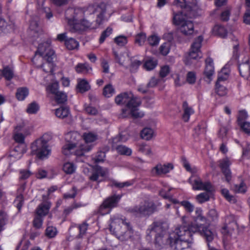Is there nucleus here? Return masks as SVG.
Listing matches in <instances>:
<instances>
[{"label": "nucleus", "mask_w": 250, "mask_h": 250, "mask_svg": "<svg viewBox=\"0 0 250 250\" xmlns=\"http://www.w3.org/2000/svg\"><path fill=\"white\" fill-rule=\"evenodd\" d=\"M191 232H199L208 244L212 242L216 236L215 231L203 226V224L192 225L189 228L180 226L169 234L168 242L171 248L175 250H182L188 248L193 241Z\"/></svg>", "instance_id": "f257e3e1"}, {"label": "nucleus", "mask_w": 250, "mask_h": 250, "mask_svg": "<svg viewBox=\"0 0 250 250\" xmlns=\"http://www.w3.org/2000/svg\"><path fill=\"white\" fill-rule=\"evenodd\" d=\"M56 58L54 51L50 43L46 42L40 44L32 62L38 67H42L46 73L53 71V61Z\"/></svg>", "instance_id": "f03ea898"}, {"label": "nucleus", "mask_w": 250, "mask_h": 250, "mask_svg": "<svg viewBox=\"0 0 250 250\" xmlns=\"http://www.w3.org/2000/svg\"><path fill=\"white\" fill-rule=\"evenodd\" d=\"M109 229L110 231H113L117 238L122 241L128 240L133 234V230L130 222L125 218H112Z\"/></svg>", "instance_id": "7ed1b4c3"}, {"label": "nucleus", "mask_w": 250, "mask_h": 250, "mask_svg": "<svg viewBox=\"0 0 250 250\" xmlns=\"http://www.w3.org/2000/svg\"><path fill=\"white\" fill-rule=\"evenodd\" d=\"M226 225L223 228L222 233L224 248L229 250L235 241L238 225L235 217L232 215L226 218Z\"/></svg>", "instance_id": "20e7f679"}, {"label": "nucleus", "mask_w": 250, "mask_h": 250, "mask_svg": "<svg viewBox=\"0 0 250 250\" xmlns=\"http://www.w3.org/2000/svg\"><path fill=\"white\" fill-rule=\"evenodd\" d=\"M52 139L49 134H44L35 141L31 145V154L40 159L47 158L51 154V149L48 143Z\"/></svg>", "instance_id": "39448f33"}, {"label": "nucleus", "mask_w": 250, "mask_h": 250, "mask_svg": "<svg viewBox=\"0 0 250 250\" xmlns=\"http://www.w3.org/2000/svg\"><path fill=\"white\" fill-rule=\"evenodd\" d=\"M173 22L178 26L180 32L185 36H190L194 32L193 22L187 19L182 12L174 14Z\"/></svg>", "instance_id": "423d86ee"}, {"label": "nucleus", "mask_w": 250, "mask_h": 250, "mask_svg": "<svg viewBox=\"0 0 250 250\" xmlns=\"http://www.w3.org/2000/svg\"><path fill=\"white\" fill-rule=\"evenodd\" d=\"M203 40V38L201 36L195 40L191 46L189 53L185 57L184 62L186 65H190L193 63L194 61H197L202 57L200 48Z\"/></svg>", "instance_id": "0eeeda50"}, {"label": "nucleus", "mask_w": 250, "mask_h": 250, "mask_svg": "<svg viewBox=\"0 0 250 250\" xmlns=\"http://www.w3.org/2000/svg\"><path fill=\"white\" fill-rule=\"evenodd\" d=\"M27 135V131L21 124L17 125L14 129L13 137L15 142L19 144L16 146L14 150L19 152L20 154H23L25 152L26 145L24 143V139Z\"/></svg>", "instance_id": "6e6552de"}, {"label": "nucleus", "mask_w": 250, "mask_h": 250, "mask_svg": "<svg viewBox=\"0 0 250 250\" xmlns=\"http://www.w3.org/2000/svg\"><path fill=\"white\" fill-rule=\"evenodd\" d=\"M154 203L152 201H147L138 206L129 208L128 211L137 216L142 217L151 214L154 212Z\"/></svg>", "instance_id": "1a4fd4ad"}, {"label": "nucleus", "mask_w": 250, "mask_h": 250, "mask_svg": "<svg viewBox=\"0 0 250 250\" xmlns=\"http://www.w3.org/2000/svg\"><path fill=\"white\" fill-rule=\"evenodd\" d=\"M83 140L82 141V144L79 145L80 150L77 149L75 154L77 156H82L84 153L90 151L92 148V146L88 144L95 141L97 139V136L93 133H85L83 135Z\"/></svg>", "instance_id": "9d476101"}, {"label": "nucleus", "mask_w": 250, "mask_h": 250, "mask_svg": "<svg viewBox=\"0 0 250 250\" xmlns=\"http://www.w3.org/2000/svg\"><path fill=\"white\" fill-rule=\"evenodd\" d=\"M121 197L120 195H114L106 199L99 207L98 212L101 215L109 213V209L116 207Z\"/></svg>", "instance_id": "9b49d317"}, {"label": "nucleus", "mask_w": 250, "mask_h": 250, "mask_svg": "<svg viewBox=\"0 0 250 250\" xmlns=\"http://www.w3.org/2000/svg\"><path fill=\"white\" fill-rule=\"evenodd\" d=\"M96 17V20H91L89 18L88 19H83L80 22V24L83 27V28H80V29H83L84 28L95 29L100 24H101L104 14L102 11L99 13H97L96 11L94 12L90 17Z\"/></svg>", "instance_id": "f8f14e48"}, {"label": "nucleus", "mask_w": 250, "mask_h": 250, "mask_svg": "<svg viewBox=\"0 0 250 250\" xmlns=\"http://www.w3.org/2000/svg\"><path fill=\"white\" fill-rule=\"evenodd\" d=\"M141 103L140 98L135 96L131 92V96L129 98L126 107L129 109L132 110L133 118H137L143 117L144 113L138 111V107L141 105Z\"/></svg>", "instance_id": "ddd939ff"}, {"label": "nucleus", "mask_w": 250, "mask_h": 250, "mask_svg": "<svg viewBox=\"0 0 250 250\" xmlns=\"http://www.w3.org/2000/svg\"><path fill=\"white\" fill-rule=\"evenodd\" d=\"M189 182L192 186L194 190H203L207 191H211L212 187L210 182H203L200 178L197 177H191L189 179Z\"/></svg>", "instance_id": "4468645a"}, {"label": "nucleus", "mask_w": 250, "mask_h": 250, "mask_svg": "<svg viewBox=\"0 0 250 250\" xmlns=\"http://www.w3.org/2000/svg\"><path fill=\"white\" fill-rule=\"evenodd\" d=\"M219 163V167L225 176L226 180L228 182H229L231 177V172L229 168V167L231 164L228 158H225L220 160Z\"/></svg>", "instance_id": "2eb2a0df"}, {"label": "nucleus", "mask_w": 250, "mask_h": 250, "mask_svg": "<svg viewBox=\"0 0 250 250\" xmlns=\"http://www.w3.org/2000/svg\"><path fill=\"white\" fill-rule=\"evenodd\" d=\"M25 188L26 183L21 184L17 191V196L14 203L16 204L19 211L21 209L24 203L23 193L25 190Z\"/></svg>", "instance_id": "dca6fc26"}, {"label": "nucleus", "mask_w": 250, "mask_h": 250, "mask_svg": "<svg viewBox=\"0 0 250 250\" xmlns=\"http://www.w3.org/2000/svg\"><path fill=\"white\" fill-rule=\"evenodd\" d=\"M206 67L204 70V74L207 79H208V82L212 80V76L214 74V67L213 62L211 58L208 57L206 60Z\"/></svg>", "instance_id": "f3484780"}, {"label": "nucleus", "mask_w": 250, "mask_h": 250, "mask_svg": "<svg viewBox=\"0 0 250 250\" xmlns=\"http://www.w3.org/2000/svg\"><path fill=\"white\" fill-rule=\"evenodd\" d=\"M108 172L107 168H103L102 167L97 166L94 168L92 175L90 176V179L91 181H97L99 177H104Z\"/></svg>", "instance_id": "a211bd4d"}, {"label": "nucleus", "mask_w": 250, "mask_h": 250, "mask_svg": "<svg viewBox=\"0 0 250 250\" xmlns=\"http://www.w3.org/2000/svg\"><path fill=\"white\" fill-rule=\"evenodd\" d=\"M67 139H68L69 143L74 144L76 146L80 148L79 145L82 144L80 141H83L82 136L76 131L70 132L67 135Z\"/></svg>", "instance_id": "6ab92c4d"}, {"label": "nucleus", "mask_w": 250, "mask_h": 250, "mask_svg": "<svg viewBox=\"0 0 250 250\" xmlns=\"http://www.w3.org/2000/svg\"><path fill=\"white\" fill-rule=\"evenodd\" d=\"M131 96V92H125L118 95L115 98V103L118 105L127 104L129 98Z\"/></svg>", "instance_id": "aec40b11"}, {"label": "nucleus", "mask_w": 250, "mask_h": 250, "mask_svg": "<svg viewBox=\"0 0 250 250\" xmlns=\"http://www.w3.org/2000/svg\"><path fill=\"white\" fill-rule=\"evenodd\" d=\"M183 110L182 119L184 122H187L189 121L190 116L194 114V110L188 105L186 102H184L183 104Z\"/></svg>", "instance_id": "412c9836"}, {"label": "nucleus", "mask_w": 250, "mask_h": 250, "mask_svg": "<svg viewBox=\"0 0 250 250\" xmlns=\"http://www.w3.org/2000/svg\"><path fill=\"white\" fill-rule=\"evenodd\" d=\"M239 70L240 75L244 78H247L250 76V65L248 60L239 65Z\"/></svg>", "instance_id": "4be33fe9"}, {"label": "nucleus", "mask_w": 250, "mask_h": 250, "mask_svg": "<svg viewBox=\"0 0 250 250\" xmlns=\"http://www.w3.org/2000/svg\"><path fill=\"white\" fill-rule=\"evenodd\" d=\"M55 115L61 119L66 118L70 115L69 108L67 106H61L55 110Z\"/></svg>", "instance_id": "5701e85b"}, {"label": "nucleus", "mask_w": 250, "mask_h": 250, "mask_svg": "<svg viewBox=\"0 0 250 250\" xmlns=\"http://www.w3.org/2000/svg\"><path fill=\"white\" fill-rule=\"evenodd\" d=\"M78 149L80 150L81 148L76 146L74 144H70L69 143L64 145L62 148V152L65 155H68L72 153L75 155L76 151Z\"/></svg>", "instance_id": "b1692460"}, {"label": "nucleus", "mask_w": 250, "mask_h": 250, "mask_svg": "<svg viewBox=\"0 0 250 250\" xmlns=\"http://www.w3.org/2000/svg\"><path fill=\"white\" fill-rule=\"evenodd\" d=\"M173 169V166L171 163L164 165H157V175H164L169 173Z\"/></svg>", "instance_id": "393cba45"}, {"label": "nucleus", "mask_w": 250, "mask_h": 250, "mask_svg": "<svg viewBox=\"0 0 250 250\" xmlns=\"http://www.w3.org/2000/svg\"><path fill=\"white\" fill-rule=\"evenodd\" d=\"M206 221V218L202 214V210L200 208H196L195 210V216H194V223L191 226L202 224L199 222L204 223Z\"/></svg>", "instance_id": "a878e982"}, {"label": "nucleus", "mask_w": 250, "mask_h": 250, "mask_svg": "<svg viewBox=\"0 0 250 250\" xmlns=\"http://www.w3.org/2000/svg\"><path fill=\"white\" fill-rule=\"evenodd\" d=\"M170 190V189L169 187H165L164 188L160 191L159 194L163 198L168 199L170 202L174 204L177 203L178 202L177 200L172 198L171 195L169 193Z\"/></svg>", "instance_id": "bb28decb"}, {"label": "nucleus", "mask_w": 250, "mask_h": 250, "mask_svg": "<svg viewBox=\"0 0 250 250\" xmlns=\"http://www.w3.org/2000/svg\"><path fill=\"white\" fill-rule=\"evenodd\" d=\"M50 205L48 203L42 204L40 205L36 209V213L38 215L44 216L48 212Z\"/></svg>", "instance_id": "cd10ccee"}, {"label": "nucleus", "mask_w": 250, "mask_h": 250, "mask_svg": "<svg viewBox=\"0 0 250 250\" xmlns=\"http://www.w3.org/2000/svg\"><path fill=\"white\" fill-rule=\"evenodd\" d=\"M65 45L68 49L74 50L78 48L79 43L75 39L70 38L65 40Z\"/></svg>", "instance_id": "c85d7f7f"}, {"label": "nucleus", "mask_w": 250, "mask_h": 250, "mask_svg": "<svg viewBox=\"0 0 250 250\" xmlns=\"http://www.w3.org/2000/svg\"><path fill=\"white\" fill-rule=\"evenodd\" d=\"M2 76L4 77L6 80H11L14 76V72L13 69L9 66L4 67L2 71H1L0 78H1Z\"/></svg>", "instance_id": "c756f323"}, {"label": "nucleus", "mask_w": 250, "mask_h": 250, "mask_svg": "<svg viewBox=\"0 0 250 250\" xmlns=\"http://www.w3.org/2000/svg\"><path fill=\"white\" fill-rule=\"evenodd\" d=\"M229 74V70L228 68L224 67L222 69L221 71L218 74L217 81L219 83H222L227 80Z\"/></svg>", "instance_id": "7c9ffc66"}, {"label": "nucleus", "mask_w": 250, "mask_h": 250, "mask_svg": "<svg viewBox=\"0 0 250 250\" xmlns=\"http://www.w3.org/2000/svg\"><path fill=\"white\" fill-rule=\"evenodd\" d=\"M147 239L150 240L152 237H154V241L156 240V223L154 222L147 230Z\"/></svg>", "instance_id": "2f4dec72"}, {"label": "nucleus", "mask_w": 250, "mask_h": 250, "mask_svg": "<svg viewBox=\"0 0 250 250\" xmlns=\"http://www.w3.org/2000/svg\"><path fill=\"white\" fill-rule=\"evenodd\" d=\"M54 99L56 102L59 104H64L67 101V96L63 91H60L54 96Z\"/></svg>", "instance_id": "473e14b6"}, {"label": "nucleus", "mask_w": 250, "mask_h": 250, "mask_svg": "<svg viewBox=\"0 0 250 250\" xmlns=\"http://www.w3.org/2000/svg\"><path fill=\"white\" fill-rule=\"evenodd\" d=\"M74 10L72 9H68L65 12V17L67 20L68 23L71 25L73 24L74 25V28L76 30H79V23H77L75 21V20L74 18H70L68 16V14L69 13H73Z\"/></svg>", "instance_id": "72a5a7b5"}, {"label": "nucleus", "mask_w": 250, "mask_h": 250, "mask_svg": "<svg viewBox=\"0 0 250 250\" xmlns=\"http://www.w3.org/2000/svg\"><path fill=\"white\" fill-rule=\"evenodd\" d=\"M28 95V90L25 87H21L17 89L16 97L19 100H23Z\"/></svg>", "instance_id": "f704fd0d"}, {"label": "nucleus", "mask_w": 250, "mask_h": 250, "mask_svg": "<svg viewBox=\"0 0 250 250\" xmlns=\"http://www.w3.org/2000/svg\"><path fill=\"white\" fill-rule=\"evenodd\" d=\"M77 87L80 92L83 93L89 90L90 88V86L88 83L83 79L79 82Z\"/></svg>", "instance_id": "c9c22d12"}, {"label": "nucleus", "mask_w": 250, "mask_h": 250, "mask_svg": "<svg viewBox=\"0 0 250 250\" xmlns=\"http://www.w3.org/2000/svg\"><path fill=\"white\" fill-rule=\"evenodd\" d=\"M156 65V62L153 58L149 57L145 62L143 66L146 70L150 71L154 69Z\"/></svg>", "instance_id": "e433bc0d"}, {"label": "nucleus", "mask_w": 250, "mask_h": 250, "mask_svg": "<svg viewBox=\"0 0 250 250\" xmlns=\"http://www.w3.org/2000/svg\"><path fill=\"white\" fill-rule=\"evenodd\" d=\"M63 170L67 174L73 173L76 169L75 166L72 163H66L63 166Z\"/></svg>", "instance_id": "4c0bfd02"}, {"label": "nucleus", "mask_w": 250, "mask_h": 250, "mask_svg": "<svg viewBox=\"0 0 250 250\" xmlns=\"http://www.w3.org/2000/svg\"><path fill=\"white\" fill-rule=\"evenodd\" d=\"M116 149L118 153L121 155H130L132 153V150L130 148L123 145H119Z\"/></svg>", "instance_id": "58836bf2"}, {"label": "nucleus", "mask_w": 250, "mask_h": 250, "mask_svg": "<svg viewBox=\"0 0 250 250\" xmlns=\"http://www.w3.org/2000/svg\"><path fill=\"white\" fill-rule=\"evenodd\" d=\"M146 36L144 33H140L135 37V42L139 46H142L146 41Z\"/></svg>", "instance_id": "ea45409f"}, {"label": "nucleus", "mask_w": 250, "mask_h": 250, "mask_svg": "<svg viewBox=\"0 0 250 250\" xmlns=\"http://www.w3.org/2000/svg\"><path fill=\"white\" fill-rule=\"evenodd\" d=\"M75 69L78 73L85 74L91 70V68L87 64L79 63L76 66Z\"/></svg>", "instance_id": "a19ab883"}, {"label": "nucleus", "mask_w": 250, "mask_h": 250, "mask_svg": "<svg viewBox=\"0 0 250 250\" xmlns=\"http://www.w3.org/2000/svg\"><path fill=\"white\" fill-rule=\"evenodd\" d=\"M115 93V89L111 84L106 85L104 89L103 94L106 97H110Z\"/></svg>", "instance_id": "79ce46f5"}, {"label": "nucleus", "mask_w": 250, "mask_h": 250, "mask_svg": "<svg viewBox=\"0 0 250 250\" xmlns=\"http://www.w3.org/2000/svg\"><path fill=\"white\" fill-rule=\"evenodd\" d=\"M210 191H209L210 192ZM209 191H207V192H203L197 195L196 196V199L197 201L200 203L202 204L206 201L209 200L210 198Z\"/></svg>", "instance_id": "37998d69"}, {"label": "nucleus", "mask_w": 250, "mask_h": 250, "mask_svg": "<svg viewBox=\"0 0 250 250\" xmlns=\"http://www.w3.org/2000/svg\"><path fill=\"white\" fill-rule=\"evenodd\" d=\"M39 108L38 104L33 102L28 104L26 111L28 114H35L39 110Z\"/></svg>", "instance_id": "c03bdc74"}, {"label": "nucleus", "mask_w": 250, "mask_h": 250, "mask_svg": "<svg viewBox=\"0 0 250 250\" xmlns=\"http://www.w3.org/2000/svg\"><path fill=\"white\" fill-rule=\"evenodd\" d=\"M153 131L150 128H145L141 132V137L142 139L148 140L151 138Z\"/></svg>", "instance_id": "a18cd8bd"}, {"label": "nucleus", "mask_w": 250, "mask_h": 250, "mask_svg": "<svg viewBox=\"0 0 250 250\" xmlns=\"http://www.w3.org/2000/svg\"><path fill=\"white\" fill-rule=\"evenodd\" d=\"M214 31L219 36L222 38H225L227 35V31L226 28L221 25H216L213 28Z\"/></svg>", "instance_id": "49530a36"}, {"label": "nucleus", "mask_w": 250, "mask_h": 250, "mask_svg": "<svg viewBox=\"0 0 250 250\" xmlns=\"http://www.w3.org/2000/svg\"><path fill=\"white\" fill-rule=\"evenodd\" d=\"M112 28L110 27H108L102 33L99 39V42L100 43H103L105 39L112 34Z\"/></svg>", "instance_id": "de8ad7c7"}, {"label": "nucleus", "mask_w": 250, "mask_h": 250, "mask_svg": "<svg viewBox=\"0 0 250 250\" xmlns=\"http://www.w3.org/2000/svg\"><path fill=\"white\" fill-rule=\"evenodd\" d=\"M40 11L41 14L44 15L47 20L50 19L53 17L52 12L49 7H44L42 5V7L40 9Z\"/></svg>", "instance_id": "09e8293b"}, {"label": "nucleus", "mask_w": 250, "mask_h": 250, "mask_svg": "<svg viewBox=\"0 0 250 250\" xmlns=\"http://www.w3.org/2000/svg\"><path fill=\"white\" fill-rule=\"evenodd\" d=\"M221 83L216 82V92L220 96H223L226 95L227 93V88L221 84Z\"/></svg>", "instance_id": "8fccbe9b"}, {"label": "nucleus", "mask_w": 250, "mask_h": 250, "mask_svg": "<svg viewBox=\"0 0 250 250\" xmlns=\"http://www.w3.org/2000/svg\"><path fill=\"white\" fill-rule=\"evenodd\" d=\"M57 234V230L55 227L53 226H48L45 230V234L48 238H51L54 237Z\"/></svg>", "instance_id": "3c124183"}, {"label": "nucleus", "mask_w": 250, "mask_h": 250, "mask_svg": "<svg viewBox=\"0 0 250 250\" xmlns=\"http://www.w3.org/2000/svg\"><path fill=\"white\" fill-rule=\"evenodd\" d=\"M170 47V43L169 42L164 43L160 47V53L164 56L167 55L169 52Z\"/></svg>", "instance_id": "603ef678"}, {"label": "nucleus", "mask_w": 250, "mask_h": 250, "mask_svg": "<svg viewBox=\"0 0 250 250\" xmlns=\"http://www.w3.org/2000/svg\"><path fill=\"white\" fill-rule=\"evenodd\" d=\"M59 83L54 82L48 86L47 90H49L50 93L55 96L60 91L59 90Z\"/></svg>", "instance_id": "864d4df0"}, {"label": "nucleus", "mask_w": 250, "mask_h": 250, "mask_svg": "<svg viewBox=\"0 0 250 250\" xmlns=\"http://www.w3.org/2000/svg\"><path fill=\"white\" fill-rule=\"evenodd\" d=\"M130 185V184L128 182H119L116 180H112L111 181L110 183V187H113L115 186V187L121 188L125 187H128Z\"/></svg>", "instance_id": "5fc2aeb1"}, {"label": "nucleus", "mask_w": 250, "mask_h": 250, "mask_svg": "<svg viewBox=\"0 0 250 250\" xmlns=\"http://www.w3.org/2000/svg\"><path fill=\"white\" fill-rule=\"evenodd\" d=\"M8 218L7 214L1 211H0V232L3 229L4 226L7 221Z\"/></svg>", "instance_id": "6e6d98bb"}, {"label": "nucleus", "mask_w": 250, "mask_h": 250, "mask_svg": "<svg viewBox=\"0 0 250 250\" xmlns=\"http://www.w3.org/2000/svg\"><path fill=\"white\" fill-rule=\"evenodd\" d=\"M31 175H32V173L29 170L21 169L20 171L19 179L20 180H26V179H28Z\"/></svg>", "instance_id": "4d7b16f0"}, {"label": "nucleus", "mask_w": 250, "mask_h": 250, "mask_svg": "<svg viewBox=\"0 0 250 250\" xmlns=\"http://www.w3.org/2000/svg\"><path fill=\"white\" fill-rule=\"evenodd\" d=\"M180 204L184 207L185 209L189 212H192L194 209V205L188 201H182Z\"/></svg>", "instance_id": "13d9d810"}, {"label": "nucleus", "mask_w": 250, "mask_h": 250, "mask_svg": "<svg viewBox=\"0 0 250 250\" xmlns=\"http://www.w3.org/2000/svg\"><path fill=\"white\" fill-rule=\"evenodd\" d=\"M115 42L119 46H123L126 44L127 40L126 37L124 36H120L115 38Z\"/></svg>", "instance_id": "bf43d9fd"}, {"label": "nucleus", "mask_w": 250, "mask_h": 250, "mask_svg": "<svg viewBox=\"0 0 250 250\" xmlns=\"http://www.w3.org/2000/svg\"><path fill=\"white\" fill-rule=\"evenodd\" d=\"M247 187L245 184L242 182L240 185H236L233 188L235 192L237 193H244L247 190Z\"/></svg>", "instance_id": "052dcab7"}, {"label": "nucleus", "mask_w": 250, "mask_h": 250, "mask_svg": "<svg viewBox=\"0 0 250 250\" xmlns=\"http://www.w3.org/2000/svg\"><path fill=\"white\" fill-rule=\"evenodd\" d=\"M196 80V74L194 72H188L187 75V81L190 84H193Z\"/></svg>", "instance_id": "680f3d73"}, {"label": "nucleus", "mask_w": 250, "mask_h": 250, "mask_svg": "<svg viewBox=\"0 0 250 250\" xmlns=\"http://www.w3.org/2000/svg\"><path fill=\"white\" fill-rule=\"evenodd\" d=\"M186 6V2L185 0H174L173 2V10L176 8H180L182 9Z\"/></svg>", "instance_id": "e2e57ef3"}, {"label": "nucleus", "mask_w": 250, "mask_h": 250, "mask_svg": "<svg viewBox=\"0 0 250 250\" xmlns=\"http://www.w3.org/2000/svg\"><path fill=\"white\" fill-rule=\"evenodd\" d=\"M42 216H40L37 215V216L35 217L33 222V226L35 228L40 229L42 227Z\"/></svg>", "instance_id": "0e129e2a"}, {"label": "nucleus", "mask_w": 250, "mask_h": 250, "mask_svg": "<svg viewBox=\"0 0 250 250\" xmlns=\"http://www.w3.org/2000/svg\"><path fill=\"white\" fill-rule=\"evenodd\" d=\"M167 229L168 225L166 222L162 223L159 225L157 224V231L158 230H161V233L159 234L160 236H163L165 233Z\"/></svg>", "instance_id": "69168bd1"}, {"label": "nucleus", "mask_w": 250, "mask_h": 250, "mask_svg": "<svg viewBox=\"0 0 250 250\" xmlns=\"http://www.w3.org/2000/svg\"><path fill=\"white\" fill-rule=\"evenodd\" d=\"M222 193L227 200L229 202H234V198L229 194V191L227 189H222Z\"/></svg>", "instance_id": "338daca9"}, {"label": "nucleus", "mask_w": 250, "mask_h": 250, "mask_svg": "<svg viewBox=\"0 0 250 250\" xmlns=\"http://www.w3.org/2000/svg\"><path fill=\"white\" fill-rule=\"evenodd\" d=\"M239 125L246 133L250 134V123L249 122H244Z\"/></svg>", "instance_id": "774afa93"}]
</instances>
